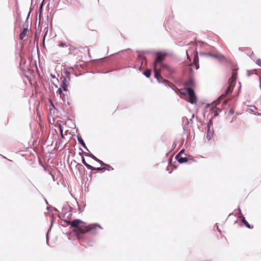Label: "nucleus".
Masks as SVG:
<instances>
[{"instance_id": "1", "label": "nucleus", "mask_w": 261, "mask_h": 261, "mask_svg": "<svg viewBox=\"0 0 261 261\" xmlns=\"http://www.w3.org/2000/svg\"><path fill=\"white\" fill-rule=\"evenodd\" d=\"M70 226L72 228L76 229L74 230V232L79 240L84 238L86 232H91L94 234H96L97 233V228L102 229V227L99 224H91L87 225L86 223L77 219L71 221Z\"/></svg>"}, {"instance_id": "2", "label": "nucleus", "mask_w": 261, "mask_h": 261, "mask_svg": "<svg viewBox=\"0 0 261 261\" xmlns=\"http://www.w3.org/2000/svg\"><path fill=\"white\" fill-rule=\"evenodd\" d=\"M161 53L160 51H156L154 53L156 55L153 63L154 68H157L158 66H159L160 70L167 71L170 74L174 73L175 72L174 69L163 62L164 58L161 56Z\"/></svg>"}, {"instance_id": "3", "label": "nucleus", "mask_w": 261, "mask_h": 261, "mask_svg": "<svg viewBox=\"0 0 261 261\" xmlns=\"http://www.w3.org/2000/svg\"><path fill=\"white\" fill-rule=\"evenodd\" d=\"M237 79V72L234 70L232 71L231 77L228 80V86L225 90V93L221 94L219 97L218 99L222 97H225L230 94L233 90L234 87L235 86L236 81Z\"/></svg>"}, {"instance_id": "4", "label": "nucleus", "mask_w": 261, "mask_h": 261, "mask_svg": "<svg viewBox=\"0 0 261 261\" xmlns=\"http://www.w3.org/2000/svg\"><path fill=\"white\" fill-rule=\"evenodd\" d=\"M186 90L185 92H182L181 90L180 91L176 90L177 93H179L184 95H187L189 96V99L187 100V101L191 104L196 103L197 101V96L195 94L194 89L192 88H185Z\"/></svg>"}, {"instance_id": "5", "label": "nucleus", "mask_w": 261, "mask_h": 261, "mask_svg": "<svg viewBox=\"0 0 261 261\" xmlns=\"http://www.w3.org/2000/svg\"><path fill=\"white\" fill-rule=\"evenodd\" d=\"M144 62L145 63L147 62L146 57L141 54H139L135 63L134 68L138 69L139 71L142 70Z\"/></svg>"}, {"instance_id": "6", "label": "nucleus", "mask_w": 261, "mask_h": 261, "mask_svg": "<svg viewBox=\"0 0 261 261\" xmlns=\"http://www.w3.org/2000/svg\"><path fill=\"white\" fill-rule=\"evenodd\" d=\"M190 44H194L195 45V49L193 51L194 54V58H193V61L192 63V65H195V68L196 69H198L199 68V57H198V51L196 50V46H197V43L194 42V41H191L190 43Z\"/></svg>"}, {"instance_id": "7", "label": "nucleus", "mask_w": 261, "mask_h": 261, "mask_svg": "<svg viewBox=\"0 0 261 261\" xmlns=\"http://www.w3.org/2000/svg\"><path fill=\"white\" fill-rule=\"evenodd\" d=\"M159 83L163 84L166 87H169L171 89H172L173 91H174L176 93H177L176 90L179 91H180V89L177 88L174 85L170 83L168 80L165 79L163 76L162 77V79H160L159 81H158Z\"/></svg>"}, {"instance_id": "8", "label": "nucleus", "mask_w": 261, "mask_h": 261, "mask_svg": "<svg viewBox=\"0 0 261 261\" xmlns=\"http://www.w3.org/2000/svg\"><path fill=\"white\" fill-rule=\"evenodd\" d=\"M238 210L240 212V217L239 218L241 219V221L244 224V225L248 228L251 229L253 228V226L252 225H250L246 220L245 217L241 213L240 208L239 207Z\"/></svg>"}, {"instance_id": "9", "label": "nucleus", "mask_w": 261, "mask_h": 261, "mask_svg": "<svg viewBox=\"0 0 261 261\" xmlns=\"http://www.w3.org/2000/svg\"><path fill=\"white\" fill-rule=\"evenodd\" d=\"M182 122L183 123H185L183 124L182 128H183V134H188V125L190 124V122L189 121V119L185 117L182 118ZM188 135H187V136Z\"/></svg>"}, {"instance_id": "10", "label": "nucleus", "mask_w": 261, "mask_h": 261, "mask_svg": "<svg viewBox=\"0 0 261 261\" xmlns=\"http://www.w3.org/2000/svg\"><path fill=\"white\" fill-rule=\"evenodd\" d=\"M23 26H24V28H23L22 31L19 34V38L21 40H22L23 39V38L25 37L28 31V27H29L28 23H25L23 25Z\"/></svg>"}, {"instance_id": "11", "label": "nucleus", "mask_w": 261, "mask_h": 261, "mask_svg": "<svg viewBox=\"0 0 261 261\" xmlns=\"http://www.w3.org/2000/svg\"><path fill=\"white\" fill-rule=\"evenodd\" d=\"M175 159L179 164L186 163L188 162V160L187 158L185 157H182L181 155H180L179 154L176 155Z\"/></svg>"}, {"instance_id": "12", "label": "nucleus", "mask_w": 261, "mask_h": 261, "mask_svg": "<svg viewBox=\"0 0 261 261\" xmlns=\"http://www.w3.org/2000/svg\"><path fill=\"white\" fill-rule=\"evenodd\" d=\"M77 140L79 143L86 150L89 152L88 148H87L85 143L82 139L81 136L79 134L77 135Z\"/></svg>"}, {"instance_id": "13", "label": "nucleus", "mask_w": 261, "mask_h": 261, "mask_svg": "<svg viewBox=\"0 0 261 261\" xmlns=\"http://www.w3.org/2000/svg\"><path fill=\"white\" fill-rule=\"evenodd\" d=\"M206 139L210 141L213 137L214 130H211V128H208V127H206Z\"/></svg>"}, {"instance_id": "14", "label": "nucleus", "mask_w": 261, "mask_h": 261, "mask_svg": "<svg viewBox=\"0 0 261 261\" xmlns=\"http://www.w3.org/2000/svg\"><path fill=\"white\" fill-rule=\"evenodd\" d=\"M207 55V57H212V58H214L215 59H217L219 61H222L225 58V56L223 55H221L220 56H219L217 55L213 54L211 53H208V54Z\"/></svg>"}, {"instance_id": "15", "label": "nucleus", "mask_w": 261, "mask_h": 261, "mask_svg": "<svg viewBox=\"0 0 261 261\" xmlns=\"http://www.w3.org/2000/svg\"><path fill=\"white\" fill-rule=\"evenodd\" d=\"M42 167L44 171H46L48 173V174H49V175H51L53 181H56L55 175L54 174H53L52 171L51 170L49 169L47 167H46L44 165H42Z\"/></svg>"}, {"instance_id": "16", "label": "nucleus", "mask_w": 261, "mask_h": 261, "mask_svg": "<svg viewBox=\"0 0 261 261\" xmlns=\"http://www.w3.org/2000/svg\"><path fill=\"white\" fill-rule=\"evenodd\" d=\"M61 80H62L60 87H64L65 86H68L69 84V82L70 80H67V79L64 78L62 76L61 77Z\"/></svg>"}, {"instance_id": "17", "label": "nucleus", "mask_w": 261, "mask_h": 261, "mask_svg": "<svg viewBox=\"0 0 261 261\" xmlns=\"http://www.w3.org/2000/svg\"><path fill=\"white\" fill-rule=\"evenodd\" d=\"M211 111L212 113H214V116L213 117V118L219 116V112H221V110L217 108L216 106L214 108H212Z\"/></svg>"}, {"instance_id": "18", "label": "nucleus", "mask_w": 261, "mask_h": 261, "mask_svg": "<svg viewBox=\"0 0 261 261\" xmlns=\"http://www.w3.org/2000/svg\"><path fill=\"white\" fill-rule=\"evenodd\" d=\"M194 80L193 77H190L188 81H187L185 84V88H187V86H194Z\"/></svg>"}, {"instance_id": "19", "label": "nucleus", "mask_w": 261, "mask_h": 261, "mask_svg": "<svg viewBox=\"0 0 261 261\" xmlns=\"http://www.w3.org/2000/svg\"><path fill=\"white\" fill-rule=\"evenodd\" d=\"M157 68H154V76L156 79L157 81H159L160 79H162V76L157 71Z\"/></svg>"}, {"instance_id": "20", "label": "nucleus", "mask_w": 261, "mask_h": 261, "mask_svg": "<svg viewBox=\"0 0 261 261\" xmlns=\"http://www.w3.org/2000/svg\"><path fill=\"white\" fill-rule=\"evenodd\" d=\"M157 68H154V76L156 79L157 81H159L160 79H162V76L157 71Z\"/></svg>"}, {"instance_id": "21", "label": "nucleus", "mask_w": 261, "mask_h": 261, "mask_svg": "<svg viewBox=\"0 0 261 261\" xmlns=\"http://www.w3.org/2000/svg\"><path fill=\"white\" fill-rule=\"evenodd\" d=\"M137 53H139V54H141L143 56H144V55L146 54H148V53H154V51H152V50H137L136 51Z\"/></svg>"}, {"instance_id": "22", "label": "nucleus", "mask_w": 261, "mask_h": 261, "mask_svg": "<svg viewBox=\"0 0 261 261\" xmlns=\"http://www.w3.org/2000/svg\"><path fill=\"white\" fill-rule=\"evenodd\" d=\"M151 73V70L147 68L143 71V74L144 76H145L146 77L148 78L150 76Z\"/></svg>"}, {"instance_id": "23", "label": "nucleus", "mask_w": 261, "mask_h": 261, "mask_svg": "<svg viewBox=\"0 0 261 261\" xmlns=\"http://www.w3.org/2000/svg\"><path fill=\"white\" fill-rule=\"evenodd\" d=\"M65 75H62V76L67 79V80H70V73L67 70H66L64 71Z\"/></svg>"}, {"instance_id": "24", "label": "nucleus", "mask_w": 261, "mask_h": 261, "mask_svg": "<svg viewBox=\"0 0 261 261\" xmlns=\"http://www.w3.org/2000/svg\"><path fill=\"white\" fill-rule=\"evenodd\" d=\"M75 168L78 170L80 173H81L83 169H85L80 163H77L75 166Z\"/></svg>"}, {"instance_id": "25", "label": "nucleus", "mask_w": 261, "mask_h": 261, "mask_svg": "<svg viewBox=\"0 0 261 261\" xmlns=\"http://www.w3.org/2000/svg\"><path fill=\"white\" fill-rule=\"evenodd\" d=\"M87 169L90 170L93 173H96L97 172L96 167H94L90 165L88 166Z\"/></svg>"}, {"instance_id": "26", "label": "nucleus", "mask_w": 261, "mask_h": 261, "mask_svg": "<svg viewBox=\"0 0 261 261\" xmlns=\"http://www.w3.org/2000/svg\"><path fill=\"white\" fill-rule=\"evenodd\" d=\"M59 129H60V134L61 135V137L62 139H64V136L63 134V127L61 124H59Z\"/></svg>"}, {"instance_id": "27", "label": "nucleus", "mask_w": 261, "mask_h": 261, "mask_svg": "<svg viewBox=\"0 0 261 261\" xmlns=\"http://www.w3.org/2000/svg\"><path fill=\"white\" fill-rule=\"evenodd\" d=\"M107 170L108 171H112L114 168L110 165L106 164V166H105V171Z\"/></svg>"}, {"instance_id": "28", "label": "nucleus", "mask_w": 261, "mask_h": 261, "mask_svg": "<svg viewBox=\"0 0 261 261\" xmlns=\"http://www.w3.org/2000/svg\"><path fill=\"white\" fill-rule=\"evenodd\" d=\"M49 104H50V107H51L50 110H52L53 109H54L55 110H57L56 107L54 105V102L51 99H49Z\"/></svg>"}, {"instance_id": "29", "label": "nucleus", "mask_w": 261, "mask_h": 261, "mask_svg": "<svg viewBox=\"0 0 261 261\" xmlns=\"http://www.w3.org/2000/svg\"><path fill=\"white\" fill-rule=\"evenodd\" d=\"M213 117H212L210 119H209L208 122L207 123L206 127H208V128L211 127V126L213 125Z\"/></svg>"}, {"instance_id": "30", "label": "nucleus", "mask_w": 261, "mask_h": 261, "mask_svg": "<svg viewBox=\"0 0 261 261\" xmlns=\"http://www.w3.org/2000/svg\"><path fill=\"white\" fill-rule=\"evenodd\" d=\"M82 162L84 164V165L87 167V168H88V166L90 165L86 162L84 156H83V158H82Z\"/></svg>"}, {"instance_id": "31", "label": "nucleus", "mask_w": 261, "mask_h": 261, "mask_svg": "<svg viewBox=\"0 0 261 261\" xmlns=\"http://www.w3.org/2000/svg\"><path fill=\"white\" fill-rule=\"evenodd\" d=\"M247 76H250L251 74H255L257 77H258V74L256 73H254L253 71L247 70Z\"/></svg>"}, {"instance_id": "32", "label": "nucleus", "mask_w": 261, "mask_h": 261, "mask_svg": "<svg viewBox=\"0 0 261 261\" xmlns=\"http://www.w3.org/2000/svg\"><path fill=\"white\" fill-rule=\"evenodd\" d=\"M96 171L98 172H104L105 171V167H100L96 168Z\"/></svg>"}, {"instance_id": "33", "label": "nucleus", "mask_w": 261, "mask_h": 261, "mask_svg": "<svg viewBox=\"0 0 261 261\" xmlns=\"http://www.w3.org/2000/svg\"><path fill=\"white\" fill-rule=\"evenodd\" d=\"M63 90L62 89V88L60 87V88H58L57 91V93L59 95H60V96H61V95L63 94Z\"/></svg>"}, {"instance_id": "34", "label": "nucleus", "mask_w": 261, "mask_h": 261, "mask_svg": "<svg viewBox=\"0 0 261 261\" xmlns=\"http://www.w3.org/2000/svg\"><path fill=\"white\" fill-rule=\"evenodd\" d=\"M97 162L98 163H99L102 167H105V166H106V163L103 162L102 161H101L100 160L98 159L97 161Z\"/></svg>"}, {"instance_id": "35", "label": "nucleus", "mask_w": 261, "mask_h": 261, "mask_svg": "<svg viewBox=\"0 0 261 261\" xmlns=\"http://www.w3.org/2000/svg\"><path fill=\"white\" fill-rule=\"evenodd\" d=\"M84 153L86 156L90 157L92 159L93 156H94V155L90 152H84Z\"/></svg>"}, {"instance_id": "36", "label": "nucleus", "mask_w": 261, "mask_h": 261, "mask_svg": "<svg viewBox=\"0 0 261 261\" xmlns=\"http://www.w3.org/2000/svg\"><path fill=\"white\" fill-rule=\"evenodd\" d=\"M107 57H103V58H101L99 59H97V60H96L95 61L97 63L98 65H99L100 63H101V62L104 59H105L106 58H107Z\"/></svg>"}, {"instance_id": "37", "label": "nucleus", "mask_w": 261, "mask_h": 261, "mask_svg": "<svg viewBox=\"0 0 261 261\" xmlns=\"http://www.w3.org/2000/svg\"><path fill=\"white\" fill-rule=\"evenodd\" d=\"M47 31L44 34L43 38L42 45L44 47H45V37L47 35Z\"/></svg>"}, {"instance_id": "38", "label": "nucleus", "mask_w": 261, "mask_h": 261, "mask_svg": "<svg viewBox=\"0 0 261 261\" xmlns=\"http://www.w3.org/2000/svg\"><path fill=\"white\" fill-rule=\"evenodd\" d=\"M32 10V8H30V11H29V13H28V14L27 17V19H26V22H25V23H28V19H29V18L30 16V14H31V13Z\"/></svg>"}, {"instance_id": "39", "label": "nucleus", "mask_w": 261, "mask_h": 261, "mask_svg": "<svg viewBox=\"0 0 261 261\" xmlns=\"http://www.w3.org/2000/svg\"><path fill=\"white\" fill-rule=\"evenodd\" d=\"M63 222H64V223H65L66 224V225H70V224H71V221H70L67 220H63Z\"/></svg>"}, {"instance_id": "40", "label": "nucleus", "mask_w": 261, "mask_h": 261, "mask_svg": "<svg viewBox=\"0 0 261 261\" xmlns=\"http://www.w3.org/2000/svg\"><path fill=\"white\" fill-rule=\"evenodd\" d=\"M68 86H65L64 87H61L62 88L63 91L67 92V91H68Z\"/></svg>"}, {"instance_id": "41", "label": "nucleus", "mask_w": 261, "mask_h": 261, "mask_svg": "<svg viewBox=\"0 0 261 261\" xmlns=\"http://www.w3.org/2000/svg\"><path fill=\"white\" fill-rule=\"evenodd\" d=\"M207 54H208V53L200 52V53H199V55H200V56H206V57H207Z\"/></svg>"}, {"instance_id": "42", "label": "nucleus", "mask_w": 261, "mask_h": 261, "mask_svg": "<svg viewBox=\"0 0 261 261\" xmlns=\"http://www.w3.org/2000/svg\"><path fill=\"white\" fill-rule=\"evenodd\" d=\"M256 63L257 65H258L259 66L261 67V59H257L256 60Z\"/></svg>"}, {"instance_id": "43", "label": "nucleus", "mask_w": 261, "mask_h": 261, "mask_svg": "<svg viewBox=\"0 0 261 261\" xmlns=\"http://www.w3.org/2000/svg\"><path fill=\"white\" fill-rule=\"evenodd\" d=\"M184 153H185V149H182L177 154H179L180 155H181Z\"/></svg>"}, {"instance_id": "44", "label": "nucleus", "mask_w": 261, "mask_h": 261, "mask_svg": "<svg viewBox=\"0 0 261 261\" xmlns=\"http://www.w3.org/2000/svg\"><path fill=\"white\" fill-rule=\"evenodd\" d=\"M228 113L231 115H233L234 114L233 110L232 109H230L228 111Z\"/></svg>"}, {"instance_id": "45", "label": "nucleus", "mask_w": 261, "mask_h": 261, "mask_svg": "<svg viewBox=\"0 0 261 261\" xmlns=\"http://www.w3.org/2000/svg\"><path fill=\"white\" fill-rule=\"evenodd\" d=\"M80 149L82 151V152H79V155L81 156V158H83V156H84V155H83V154H84V152H85L82 150L81 148H80Z\"/></svg>"}, {"instance_id": "46", "label": "nucleus", "mask_w": 261, "mask_h": 261, "mask_svg": "<svg viewBox=\"0 0 261 261\" xmlns=\"http://www.w3.org/2000/svg\"><path fill=\"white\" fill-rule=\"evenodd\" d=\"M64 46H67V45L65 43L62 42L59 45V47H63Z\"/></svg>"}, {"instance_id": "47", "label": "nucleus", "mask_w": 261, "mask_h": 261, "mask_svg": "<svg viewBox=\"0 0 261 261\" xmlns=\"http://www.w3.org/2000/svg\"><path fill=\"white\" fill-rule=\"evenodd\" d=\"M46 243L48 244V232H47L46 234Z\"/></svg>"}, {"instance_id": "48", "label": "nucleus", "mask_w": 261, "mask_h": 261, "mask_svg": "<svg viewBox=\"0 0 261 261\" xmlns=\"http://www.w3.org/2000/svg\"><path fill=\"white\" fill-rule=\"evenodd\" d=\"M196 119H197V120L199 122H200V123H201V124L202 125H204V122L201 121L200 119H199V118H198V117H196Z\"/></svg>"}, {"instance_id": "49", "label": "nucleus", "mask_w": 261, "mask_h": 261, "mask_svg": "<svg viewBox=\"0 0 261 261\" xmlns=\"http://www.w3.org/2000/svg\"><path fill=\"white\" fill-rule=\"evenodd\" d=\"M68 210L67 207H63L62 208V211L65 213V215L66 214V212Z\"/></svg>"}, {"instance_id": "50", "label": "nucleus", "mask_w": 261, "mask_h": 261, "mask_svg": "<svg viewBox=\"0 0 261 261\" xmlns=\"http://www.w3.org/2000/svg\"><path fill=\"white\" fill-rule=\"evenodd\" d=\"M194 114H193L192 116V118L189 120L190 123H193L192 119L194 118Z\"/></svg>"}, {"instance_id": "51", "label": "nucleus", "mask_w": 261, "mask_h": 261, "mask_svg": "<svg viewBox=\"0 0 261 261\" xmlns=\"http://www.w3.org/2000/svg\"><path fill=\"white\" fill-rule=\"evenodd\" d=\"M186 55H187V58L188 59H189L190 60H191V59H190V57L188 54V50H186Z\"/></svg>"}, {"instance_id": "52", "label": "nucleus", "mask_w": 261, "mask_h": 261, "mask_svg": "<svg viewBox=\"0 0 261 261\" xmlns=\"http://www.w3.org/2000/svg\"><path fill=\"white\" fill-rule=\"evenodd\" d=\"M92 159L94 160L95 161L97 162V161L98 160V158H97L94 155L92 158Z\"/></svg>"}, {"instance_id": "53", "label": "nucleus", "mask_w": 261, "mask_h": 261, "mask_svg": "<svg viewBox=\"0 0 261 261\" xmlns=\"http://www.w3.org/2000/svg\"><path fill=\"white\" fill-rule=\"evenodd\" d=\"M172 159L171 158L169 160V162H168V165L169 166H171V164H172Z\"/></svg>"}, {"instance_id": "54", "label": "nucleus", "mask_w": 261, "mask_h": 261, "mask_svg": "<svg viewBox=\"0 0 261 261\" xmlns=\"http://www.w3.org/2000/svg\"><path fill=\"white\" fill-rule=\"evenodd\" d=\"M176 146V144L175 143H173L172 144V149H174Z\"/></svg>"}, {"instance_id": "55", "label": "nucleus", "mask_w": 261, "mask_h": 261, "mask_svg": "<svg viewBox=\"0 0 261 261\" xmlns=\"http://www.w3.org/2000/svg\"><path fill=\"white\" fill-rule=\"evenodd\" d=\"M193 70L192 67H190V73L191 74L193 73Z\"/></svg>"}, {"instance_id": "56", "label": "nucleus", "mask_w": 261, "mask_h": 261, "mask_svg": "<svg viewBox=\"0 0 261 261\" xmlns=\"http://www.w3.org/2000/svg\"><path fill=\"white\" fill-rule=\"evenodd\" d=\"M216 226V229L218 230V231L219 232H220V230L219 229V227H218V226L217 224H216V225H215V227Z\"/></svg>"}, {"instance_id": "57", "label": "nucleus", "mask_w": 261, "mask_h": 261, "mask_svg": "<svg viewBox=\"0 0 261 261\" xmlns=\"http://www.w3.org/2000/svg\"><path fill=\"white\" fill-rule=\"evenodd\" d=\"M62 100L64 102H66V99H65V96H63V97L62 98Z\"/></svg>"}, {"instance_id": "58", "label": "nucleus", "mask_w": 261, "mask_h": 261, "mask_svg": "<svg viewBox=\"0 0 261 261\" xmlns=\"http://www.w3.org/2000/svg\"><path fill=\"white\" fill-rule=\"evenodd\" d=\"M112 70H111V71ZM110 72V71H106V72H100V73H107L108 72Z\"/></svg>"}, {"instance_id": "59", "label": "nucleus", "mask_w": 261, "mask_h": 261, "mask_svg": "<svg viewBox=\"0 0 261 261\" xmlns=\"http://www.w3.org/2000/svg\"><path fill=\"white\" fill-rule=\"evenodd\" d=\"M227 102H228V100H225L224 101V102H223V104H224V105H226V103H227Z\"/></svg>"}, {"instance_id": "60", "label": "nucleus", "mask_w": 261, "mask_h": 261, "mask_svg": "<svg viewBox=\"0 0 261 261\" xmlns=\"http://www.w3.org/2000/svg\"><path fill=\"white\" fill-rule=\"evenodd\" d=\"M51 77H52L53 79H55V78H56L55 75H53L52 74H51Z\"/></svg>"}, {"instance_id": "61", "label": "nucleus", "mask_w": 261, "mask_h": 261, "mask_svg": "<svg viewBox=\"0 0 261 261\" xmlns=\"http://www.w3.org/2000/svg\"><path fill=\"white\" fill-rule=\"evenodd\" d=\"M60 225L63 227H65L66 225L64 224H62V222L60 223Z\"/></svg>"}, {"instance_id": "62", "label": "nucleus", "mask_w": 261, "mask_h": 261, "mask_svg": "<svg viewBox=\"0 0 261 261\" xmlns=\"http://www.w3.org/2000/svg\"><path fill=\"white\" fill-rule=\"evenodd\" d=\"M44 199L46 204H48V201H47V200L46 199H45L44 198Z\"/></svg>"}, {"instance_id": "63", "label": "nucleus", "mask_w": 261, "mask_h": 261, "mask_svg": "<svg viewBox=\"0 0 261 261\" xmlns=\"http://www.w3.org/2000/svg\"><path fill=\"white\" fill-rule=\"evenodd\" d=\"M53 225V220H52L51 221V226H50V227H51Z\"/></svg>"}, {"instance_id": "64", "label": "nucleus", "mask_w": 261, "mask_h": 261, "mask_svg": "<svg viewBox=\"0 0 261 261\" xmlns=\"http://www.w3.org/2000/svg\"><path fill=\"white\" fill-rule=\"evenodd\" d=\"M39 163H40V164H41V166H42V165H43V164H42V163L41 161H39Z\"/></svg>"}]
</instances>
